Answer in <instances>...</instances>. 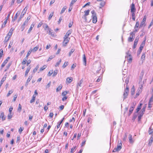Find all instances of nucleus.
<instances>
[{"label": "nucleus", "instance_id": "nucleus-1", "mask_svg": "<svg viewBox=\"0 0 153 153\" xmlns=\"http://www.w3.org/2000/svg\"><path fill=\"white\" fill-rule=\"evenodd\" d=\"M129 88L128 85H126V89L124 90L123 94V100L127 98V96L128 95L129 90Z\"/></svg>", "mask_w": 153, "mask_h": 153}, {"label": "nucleus", "instance_id": "nucleus-2", "mask_svg": "<svg viewBox=\"0 0 153 153\" xmlns=\"http://www.w3.org/2000/svg\"><path fill=\"white\" fill-rule=\"evenodd\" d=\"M91 13L92 14V18L93 22L94 23H96L97 21L96 13L94 10H92Z\"/></svg>", "mask_w": 153, "mask_h": 153}, {"label": "nucleus", "instance_id": "nucleus-3", "mask_svg": "<svg viewBox=\"0 0 153 153\" xmlns=\"http://www.w3.org/2000/svg\"><path fill=\"white\" fill-rule=\"evenodd\" d=\"M126 55L125 58L128 60L129 62H131L132 60V58L131 55L129 53V51H128L126 53Z\"/></svg>", "mask_w": 153, "mask_h": 153}, {"label": "nucleus", "instance_id": "nucleus-4", "mask_svg": "<svg viewBox=\"0 0 153 153\" xmlns=\"http://www.w3.org/2000/svg\"><path fill=\"white\" fill-rule=\"evenodd\" d=\"M122 144L121 143L118 144L117 145V147L115 148L113 150L112 152H115L119 151L122 148Z\"/></svg>", "mask_w": 153, "mask_h": 153}, {"label": "nucleus", "instance_id": "nucleus-5", "mask_svg": "<svg viewBox=\"0 0 153 153\" xmlns=\"http://www.w3.org/2000/svg\"><path fill=\"white\" fill-rule=\"evenodd\" d=\"M27 6L26 7H25V8L23 10V11H22V12L21 13V15L20 16L19 21L21 20V19L23 17L24 15L25 14V13H26L25 9H26V10H27Z\"/></svg>", "mask_w": 153, "mask_h": 153}, {"label": "nucleus", "instance_id": "nucleus-6", "mask_svg": "<svg viewBox=\"0 0 153 153\" xmlns=\"http://www.w3.org/2000/svg\"><path fill=\"white\" fill-rule=\"evenodd\" d=\"M64 40L63 42V46H66L67 44L68 43L70 38H66L64 37Z\"/></svg>", "mask_w": 153, "mask_h": 153}, {"label": "nucleus", "instance_id": "nucleus-7", "mask_svg": "<svg viewBox=\"0 0 153 153\" xmlns=\"http://www.w3.org/2000/svg\"><path fill=\"white\" fill-rule=\"evenodd\" d=\"M140 85H139V89L141 90V89L143 88V86L144 83V82L145 81L144 80L143 82H141V81L142 80V77L140 76Z\"/></svg>", "mask_w": 153, "mask_h": 153}, {"label": "nucleus", "instance_id": "nucleus-8", "mask_svg": "<svg viewBox=\"0 0 153 153\" xmlns=\"http://www.w3.org/2000/svg\"><path fill=\"white\" fill-rule=\"evenodd\" d=\"M6 117L4 114V112H1L0 115V118H1L2 120L3 121L6 119Z\"/></svg>", "mask_w": 153, "mask_h": 153}, {"label": "nucleus", "instance_id": "nucleus-9", "mask_svg": "<svg viewBox=\"0 0 153 153\" xmlns=\"http://www.w3.org/2000/svg\"><path fill=\"white\" fill-rule=\"evenodd\" d=\"M136 11V9L135 7L134 4V3H132L131 6V13L135 12Z\"/></svg>", "mask_w": 153, "mask_h": 153}, {"label": "nucleus", "instance_id": "nucleus-10", "mask_svg": "<svg viewBox=\"0 0 153 153\" xmlns=\"http://www.w3.org/2000/svg\"><path fill=\"white\" fill-rule=\"evenodd\" d=\"M146 18L145 17V16H144V18H143V20L141 22V23L140 24L139 28H140V27H142L143 25L146 22Z\"/></svg>", "mask_w": 153, "mask_h": 153}, {"label": "nucleus", "instance_id": "nucleus-11", "mask_svg": "<svg viewBox=\"0 0 153 153\" xmlns=\"http://www.w3.org/2000/svg\"><path fill=\"white\" fill-rule=\"evenodd\" d=\"M138 40H139V38H137V37L136 38V39L135 40L134 42V45H133V48L134 49L136 48L137 45V43H138Z\"/></svg>", "mask_w": 153, "mask_h": 153}, {"label": "nucleus", "instance_id": "nucleus-12", "mask_svg": "<svg viewBox=\"0 0 153 153\" xmlns=\"http://www.w3.org/2000/svg\"><path fill=\"white\" fill-rule=\"evenodd\" d=\"M128 139L130 143H133L134 142V140H133L132 135L131 134L129 135Z\"/></svg>", "mask_w": 153, "mask_h": 153}, {"label": "nucleus", "instance_id": "nucleus-13", "mask_svg": "<svg viewBox=\"0 0 153 153\" xmlns=\"http://www.w3.org/2000/svg\"><path fill=\"white\" fill-rule=\"evenodd\" d=\"M143 47H144L143 46H142L141 45H140L139 49L137 52V54L138 55H140V54L142 51V50L143 48Z\"/></svg>", "mask_w": 153, "mask_h": 153}, {"label": "nucleus", "instance_id": "nucleus-14", "mask_svg": "<svg viewBox=\"0 0 153 153\" xmlns=\"http://www.w3.org/2000/svg\"><path fill=\"white\" fill-rule=\"evenodd\" d=\"M83 61L84 65L86 66V59L85 54H83Z\"/></svg>", "mask_w": 153, "mask_h": 153}, {"label": "nucleus", "instance_id": "nucleus-15", "mask_svg": "<svg viewBox=\"0 0 153 153\" xmlns=\"http://www.w3.org/2000/svg\"><path fill=\"white\" fill-rule=\"evenodd\" d=\"M71 31L70 30H68L66 33V34L65 35L64 37L66 38H68V37L71 34Z\"/></svg>", "mask_w": 153, "mask_h": 153}, {"label": "nucleus", "instance_id": "nucleus-16", "mask_svg": "<svg viewBox=\"0 0 153 153\" xmlns=\"http://www.w3.org/2000/svg\"><path fill=\"white\" fill-rule=\"evenodd\" d=\"M30 69H31V67H30V66H28V67L27 68V69L25 72V76H26L27 75L28 73H29V72Z\"/></svg>", "mask_w": 153, "mask_h": 153}, {"label": "nucleus", "instance_id": "nucleus-17", "mask_svg": "<svg viewBox=\"0 0 153 153\" xmlns=\"http://www.w3.org/2000/svg\"><path fill=\"white\" fill-rule=\"evenodd\" d=\"M14 30V29L13 28H12L10 29V31L8 33V34L7 35L9 36H10V37H11V35H12L13 31Z\"/></svg>", "mask_w": 153, "mask_h": 153}, {"label": "nucleus", "instance_id": "nucleus-18", "mask_svg": "<svg viewBox=\"0 0 153 153\" xmlns=\"http://www.w3.org/2000/svg\"><path fill=\"white\" fill-rule=\"evenodd\" d=\"M83 82V80L82 79L79 81V82L78 83L77 85V88H79V87L82 86L81 84Z\"/></svg>", "mask_w": 153, "mask_h": 153}, {"label": "nucleus", "instance_id": "nucleus-19", "mask_svg": "<svg viewBox=\"0 0 153 153\" xmlns=\"http://www.w3.org/2000/svg\"><path fill=\"white\" fill-rule=\"evenodd\" d=\"M142 105V103H140V105L138 106V107L136 109V111L135 112L136 113H137L139 110L141 109V106Z\"/></svg>", "mask_w": 153, "mask_h": 153}, {"label": "nucleus", "instance_id": "nucleus-20", "mask_svg": "<svg viewBox=\"0 0 153 153\" xmlns=\"http://www.w3.org/2000/svg\"><path fill=\"white\" fill-rule=\"evenodd\" d=\"M36 95L35 94H33V96L32 99L30 100V103H32L34 102L36 99Z\"/></svg>", "mask_w": 153, "mask_h": 153}, {"label": "nucleus", "instance_id": "nucleus-21", "mask_svg": "<svg viewBox=\"0 0 153 153\" xmlns=\"http://www.w3.org/2000/svg\"><path fill=\"white\" fill-rule=\"evenodd\" d=\"M28 59V57H26L23 59V62H22V64L23 65L26 64Z\"/></svg>", "mask_w": 153, "mask_h": 153}, {"label": "nucleus", "instance_id": "nucleus-22", "mask_svg": "<svg viewBox=\"0 0 153 153\" xmlns=\"http://www.w3.org/2000/svg\"><path fill=\"white\" fill-rule=\"evenodd\" d=\"M62 88V86L61 85H59L56 89V91L58 92L60 91Z\"/></svg>", "mask_w": 153, "mask_h": 153}, {"label": "nucleus", "instance_id": "nucleus-23", "mask_svg": "<svg viewBox=\"0 0 153 153\" xmlns=\"http://www.w3.org/2000/svg\"><path fill=\"white\" fill-rule=\"evenodd\" d=\"M148 132L149 134H151L153 133V129L151 128V127L149 128Z\"/></svg>", "mask_w": 153, "mask_h": 153}, {"label": "nucleus", "instance_id": "nucleus-24", "mask_svg": "<svg viewBox=\"0 0 153 153\" xmlns=\"http://www.w3.org/2000/svg\"><path fill=\"white\" fill-rule=\"evenodd\" d=\"M53 14H54V12H53L52 13H51L49 15L48 17V19L49 20H50L51 19L52 17V16H53Z\"/></svg>", "mask_w": 153, "mask_h": 153}, {"label": "nucleus", "instance_id": "nucleus-25", "mask_svg": "<svg viewBox=\"0 0 153 153\" xmlns=\"http://www.w3.org/2000/svg\"><path fill=\"white\" fill-rule=\"evenodd\" d=\"M13 92V89L9 91L7 95V97H9L10 95L12 94Z\"/></svg>", "mask_w": 153, "mask_h": 153}, {"label": "nucleus", "instance_id": "nucleus-26", "mask_svg": "<svg viewBox=\"0 0 153 153\" xmlns=\"http://www.w3.org/2000/svg\"><path fill=\"white\" fill-rule=\"evenodd\" d=\"M89 12L90 10H87L85 11L84 12V15H85V16H87L89 14Z\"/></svg>", "mask_w": 153, "mask_h": 153}, {"label": "nucleus", "instance_id": "nucleus-27", "mask_svg": "<svg viewBox=\"0 0 153 153\" xmlns=\"http://www.w3.org/2000/svg\"><path fill=\"white\" fill-rule=\"evenodd\" d=\"M55 57V55H52L48 59L47 62L51 60L53 58H54Z\"/></svg>", "mask_w": 153, "mask_h": 153}, {"label": "nucleus", "instance_id": "nucleus-28", "mask_svg": "<svg viewBox=\"0 0 153 153\" xmlns=\"http://www.w3.org/2000/svg\"><path fill=\"white\" fill-rule=\"evenodd\" d=\"M13 116V114L12 113H9V114H8L7 116V119L8 120H10L11 119Z\"/></svg>", "mask_w": 153, "mask_h": 153}, {"label": "nucleus", "instance_id": "nucleus-29", "mask_svg": "<svg viewBox=\"0 0 153 153\" xmlns=\"http://www.w3.org/2000/svg\"><path fill=\"white\" fill-rule=\"evenodd\" d=\"M134 109H133V107H131L129 110V112L128 114V115L130 116L131 114L132 113Z\"/></svg>", "mask_w": 153, "mask_h": 153}, {"label": "nucleus", "instance_id": "nucleus-30", "mask_svg": "<svg viewBox=\"0 0 153 153\" xmlns=\"http://www.w3.org/2000/svg\"><path fill=\"white\" fill-rule=\"evenodd\" d=\"M7 19H6V20L4 21V22H3V23L2 25V26H1L2 28H3V27H5V25L7 23Z\"/></svg>", "mask_w": 153, "mask_h": 153}, {"label": "nucleus", "instance_id": "nucleus-31", "mask_svg": "<svg viewBox=\"0 0 153 153\" xmlns=\"http://www.w3.org/2000/svg\"><path fill=\"white\" fill-rule=\"evenodd\" d=\"M135 90L134 87V86H133L131 90V95H133L134 94V93Z\"/></svg>", "mask_w": 153, "mask_h": 153}, {"label": "nucleus", "instance_id": "nucleus-32", "mask_svg": "<svg viewBox=\"0 0 153 153\" xmlns=\"http://www.w3.org/2000/svg\"><path fill=\"white\" fill-rule=\"evenodd\" d=\"M34 26V25L33 24H32L31 25L30 27L28 30V33H30L31 32V31L32 30L33 27Z\"/></svg>", "mask_w": 153, "mask_h": 153}, {"label": "nucleus", "instance_id": "nucleus-33", "mask_svg": "<svg viewBox=\"0 0 153 153\" xmlns=\"http://www.w3.org/2000/svg\"><path fill=\"white\" fill-rule=\"evenodd\" d=\"M153 141V135L150 138L149 141V144L150 145H151V144L152 143Z\"/></svg>", "mask_w": 153, "mask_h": 153}, {"label": "nucleus", "instance_id": "nucleus-34", "mask_svg": "<svg viewBox=\"0 0 153 153\" xmlns=\"http://www.w3.org/2000/svg\"><path fill=\"white\" fill-rule=\"evenodd\" d=\"M138 92L136 93V95L134 97L135 98L137 97V96L139 95L141 91L139 89H138Z\"/></svg>", "mask_w": 153, "mask_h": 153}, {"label": "nucleus", "instance_id": "nucleus-35", "mask_svg": "<svg viewBox=\"0 0 153 153\" xmlns=\"http://www.w3.org/2000/svg\"><path fill=\"white\" fill-rule=\"evenodd\" d=\"M7 60H5L4 61V62L1 65V68H3V67H4L5 66V65L7 62Z\"/></svg>", "mask_w": 153, "mask_h": 153}, {"label": "nucleus", "instance_id": "nucleus-36", "mask_svg": "<svg viewBox=\"0 0 153 153\" xmlns=\"http://www.w3.org/2000/svg\"><path fill=\"white\" fill-rule=\"evenodd\" d=\"M39 67V65H37L36 67L33 70V73H35L36 72V71H37V69Z\"/></svg>", "mask_w": 153, "mask_h": 153}, {"label": "nucleus", "instance_id": "nucleus-37", "mask_svg": "<svg viewBox=\"0 0 153 153\" xmlns=\"http://www.w3.org/2000/svg\"><path fill=\"white\" fill-rule=\"evenodd\" d=\"M66 7L65 6L62 8L60 13L61 14H62L65 12V10L66 9Z\"/></svg>", "mask_w": 153, "mask_h": 153}, {"label": "nucleus", "instance_id": "nucleus-38", "mask_svg": "<svg viewBox=\"0 0 153 153\" xmlns=\"http://www.w3.org/2000/svg\"><path fill=\"white\" fill-rule=\"evenodd\" d=\"M72 78H70L68 77L66 79L67 82L69 83H70V82H72Z\"/></svg>", "mask_w": 153, "mask_h": 153}, {"label": "nucleus", "instance_id": "nucleus-39", "mask_svg": "<svg viewBox=\"0 0 153 153\" xmlns=\"http://www.w3.org/2000/svg\"><path fill=\"white\" fill-rule=\"evenodd\" d=\"M134 39L133 36H131L129 37L128 38V41L129 42H131L133 41Z\"/></svg>", "mask_w": 153, "mask_h": 153}, {"label": "nucleus", "instance_id": "nucleus-40", "mask_svg": "<svg viewBox=\"0 0 153 153\" xmlns=\"http://www.w3.org/2000/svg\"><path fill=\"white\" fill-rule=\"evenodd\" d=\"M33 77V76L32 75L30 76H29V77L28 78V79H27V82H30V80L32 79Z\"/></svg>", "mask_w": 153, "mask_h": 153}, {"label": "nucleus", "instance_id": "nucleus-41", "mask_svg": "<svg viewBox=\"0 0 153 153\" xmlns=\"http://www.w3.org/2000/svg\"><path fill=\"white\" fill-rule=\"evenodd\" d=\"M58 72V70H56L54 71V73L53 74V76L54 77L57 74Z\"/></svg>", "mask_w": 153, "mask_h": 153}, {"label": "nucleus", "instance_id": "nucleus-42", "mask_svg": "<svg viewBox=\"0 0 153 153\" xmlns=\"http://www.w3.org/2000/svg\"><path fill=\"white\" fill-rule=\"evenodd\" d=\"M76 146L72 148L71 149V153H73L76 150Z\"/></svg>", "mask_w": 153, "mask_h": 153}, {"label": "nucleus", "instance_id": "nucleus-43", "mask_svg": "<svg viewBox=\"0 0 153 153\" xmlns=\"http://www.w3.org/2000/svg\"><path fill=\"white\" fill-rule=\"evenodd\" d=\"M77 1V0H72L70 4V5L73 6Z\"/></svg>", "mask_w": 153, "mask_h": 153}, {"label": "nucleus", "instance_id": "nucleus-44", "mask_svg": "<svg viewBox=\"0 0 153 153\" xmlns=\"http://www.w3.org/2000/svg\"><path fill=\"white\" fill-rule=\"evenodd\" d=\"M68 65V62H65L64 63V65H62V67L64 68H65L66 66H67Z\"/></svg>", "mask_w": 153, "mask_h": 153}, {"label": "nucleus", "instance_id": "nucleus-45", "mask_svg": "<svg viewBox=\"0 0 153 153\" xmlns=\"http://www.w3.org/2000/svg\"><path fill=\"white\" fill-rule=\"evenodd\" d=\"M105 2L104 1H101V2L100 3V5L102 7L104 6L105 4Z\"/></svg>", "mask_w": 153, "mask_h": 153}, {"label": "nucleus", "instance_id": "nucleus-46", "mask_svg": "<svg viewBox=\"0 0 153 153\" xmlns=\"http://www.w3.org/2000/svg\"><path fill=\"white\" fill-rule=\"evenodd\" d=\"M10 36H9L7 35L5 38L4 41L6 42H7L9 40V39L10 38Z\"/></svg>", "mask_w": 153, "mask_h": 153}, {"label": "nucleus", "instance_id": "nucleus-47", "mask_svg": "<svg viewBox=\"0 0 153 153\" xmlns=\"http://www.w3.org/2000/svg\"><path fill=\"white\" fill-rule=\"evenodd\" d=\"M53 70L50 71L48 74V76H51V74H53Z\"/></svg>", "mask_w": 153, "mask_h": 153}, {"label": "nucleus", "instance_id": "nucleus-48", "mask_svg": "<svg viewBox=\"0 0 153 153\" xmlns=\"http://www.w3.org/2000/svg\"><path fill=\"white\" fill-rule=\"evenodd\" d=\"M32 51V50L31 49H30L28 52L26 57H28L30 55V54L31 53Z\"/></svg>", "mask_w": 153, "mask_h": 153}, {"label": "nucleus", "instance_id": "nucleus-49", "mask_svg": "<svg viewBox=\"0 0 153 153\" xmlns=\"http://www.w3.org/2000/svg\"><path fill=\"white\" fill-rule=\"evenodd\" d=\"M137 113H136V112L134 113L133 117V119L132 120H134L137 117Z\"/></svg>", "mask_w": 153, "mask_h": 153}, {"label": "nucleus", "instance_id": "nucleus-50", "mask_svg": "<svg viewBox=\"0 0 153 153\" xmlns=\"http://www.w3.org/2000/svg\"><path fill=\"white\" fill-rule=\"evenodd\" d=\"M75 51V49H72L71 50V51L69 52V56H70L72 54V53L74 52V51Z\"/></svg>", "mask_w": 153, "mask_h": 153}, {"label": "nucleus", "instance_id": "nucleus-51", "mask_svg": "<svg viewBox=\"0 0 153 153\" xmlns=\"http://www.w3.org/2000/svg\"><path fill=\"white\" fill-rule=\"evenodd\" d=\"M139 25V22H137L136 23V25L134 26V28L135 29L136 28H138Z\"/></svg>", "mask_w": 153, "mask_h": 153}, {"label": "nucleus", "instance_id": "nucleus-52", "mask_svg": "<svg viewBox=\"0 0 153 153\" xmlns=\"http://www.w3.org/2000/svg\"><path fill=\"white\" fill-rule=\"evenodd\" d=\"M39 48V47L36 46L34 47L33 49L32 50L33 52H36Z\"/></svg>", "mask_w": 153, "mask_h": 153}, {"label": "nucleus", "instance_id": "nucleus-53", "mask_svg": "<svg viewBox=\"0 0 153 153\" xmlns=\"http://www.w3.org/2000/svg\"><path fill=\"white\" fill-rule=\"evenodd\" d=\"M22 110V106L20 104H19V107L18 108L17 110L19 112H20Z\"/></svg>", "mask_w": 153, "mask_h": 153}, {"label": "nucleus", "instance_id": "nucleus-54", "mask_svg": "<svg viewBox=\"0 0 153 153\" xmlns=\"http://www.w3.org/2000/svg\"><path fill=\"white\" fill-rule=\"evenodd\" d=\"M146 105H144V107H143V108L142 109L141 111V112H144L145 110V109L146 108Z\"/></svg>", "mask_w": 153, "mask_h": 153}, {"label": "nucleus", "instance_id": "nucleus-55", "mask_svg": "<svg viewBox=\"0 0 153 153\" xmlns=\"http://www.w3.org/2000/svg\"><path fill=\"white\" fill-rule=\"evenodd\" d=\"M3 53V51L2 49L0 50V59L2 56Z\"/></svg>", "mask_w": 153, "mask_h": 153}, {"label": "nucleus", "instance_id": "nucleus-56", "mask_svg": "<svg viewBox=\"0 0 153 153\" xmlns=\"http://www.w3.org/2000/svg\"><path fill=\"white\" fill-rule=\"evenodd\" d=\"M46 67V66L45 65H44L40 69V71H42L44 70Z\"/></svg>", "mask_w": 153, "mask_h": 153}, {"label": "nucleus", "instance_id": "nucleus-57", "mask_svg": "<svg viewBox=\"0 0 153 153\" xmlns=\"http://www.w3.org/2000/svg\"><path fill=\"white\" fill-rule=\"evenodd\" d=\"M61 59H60L59 60V61L56 63V65H55V66L56 67L58 66L59 64H60V63H61Z\"/></svg>", "mask_w": 153, "mask_h": 153}, {"label": "nucleus", "instance_id": "nucleus-58", "mask_svg": "<svg viewBox=\"0 0 153 153\" xmlns=\"http://www.w3.org/2000/svg\"><path fill=\"white\" fill-rule=\"evenodd\" d=\"M68 94V92L66 91H65L62 93V95L63 96H65Z\"/></svg>", "mask_w": 153, "mask_h": 153}, {"label": "nucleus", "instance_id": "nucleus-59", "mask_svg": "<svg viewBox=\"0 0 153 153\" xmlns=\"http://www.w3.org/2000/svg\"><path fill=\"white\" fill-rule=\"evenodd\" d=\"M18 14L19 15V13H18V12H17L15 16L14 17V19L13 20V21H14L15 20H16L17 17L18 16Z\"/></svg>", "mask_w": 153, "mask_h": 153}, {"label": "nucleus", "instance_id": "nucleus-60", "mask_svg": "<svg viewBox=\"0 0 153 153\" xmlns=\"http://www.w3.org/2000/svg\"><path fill=\"white\" fill-rule=\"evenodd\" d=\"M5 79H6V77H3L2 78V79L1 80V81L0 83H1H1L3 84V82L5 80Z\"/></svg>", "mask_w": 153, "mask_h": 153}, {"label": "nucleus", "instance_id": "nucleus-61", "mask_svg": "<svg viewBox=\"0 0 153 153\" xmlns=\"http://www.w3.org/2000/svg\"><path fill=\"white\" fill-rule=\"evenodd\" d=\"M24 128L23 127H20L19 129V133L20 134H21V132H22V131H23V130H24Z\"/></svg>", "mask_w": 153, "mask_h": 153}, {"label": "nucleus", "instance_id": "nucleus-62", "mask_svg": "<svg viewBox=\"0 0 153 153\" xmlns=\"http://www.w3.org/2000/svg\"><path fill=\"white\" fill-rule=\"evenodd\" d=\"M125 82L126 84V85H127V84L129 82V78L128 77H126V78Z\"/></svg>", "mask_w": 153, "mask_h": 153}, {"label": "nucleus", "instance_id": "nucleus-63", "mask_svg": "<svg viewBox=\"0 0 153 153\" xmlns=\"http://www.w3.org/2000/svg\"><path fill=\"white\" fill-rule=\"evenodd\" d=\"M145 53H143L142 55V56L141 59H142L143 60H144L145 58Z\"/></svg>", "mask_w": 153, "mask_h": 153}, {"label": "nucleus", "instance_id": "nucleus-64", "mask_svg": "<svg viewBox=\"0 0 153 153\" xmlns=\"http://www.w3.org/2000/svg\"><path fill=\"white\" fill-rule=\"evenodd\" d=\"M62 19V17H60L59 19V21H58V24H59L61 22V21Z\"/></svg>", "mask_w": 153, "mask_h": 153}]
</instances>
